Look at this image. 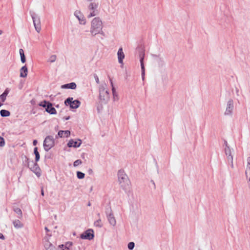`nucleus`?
<instances>
[{"mask_svg": "<svg viewBox=\"0 0 250 250\" xmlns=\"http://www.w3.org/2000/svg\"><path fill=\"white\" fill-rule=\"evenodd\" d=\"M31 163L33 166H30V164H28V167L38 177H40L41 175V169L38 164L36 163H34L33 161H32Z\"/></svg>", "mask_w": 250, "mask_h": 250, "instance_id": "obj_6", "label": "nucleus"}, {"mask_svg": "<svg viewBox=\"0 0 250 250\" xmlns=\"http://www.w3.org/2000/svg\"><path fill=\"white\" fill-rule=\"evenodd\" d=\"M55 144V140L53 136H47L43 141V147L45 151H48Z\"/></svg>", "mask_w": 250, "mask_h": 250, "instance_id": "obj_3", "label": "nucleus"}, {"mask_svg": "<svg viewBox=\"0 0 250 250\" xmlns=\"http://www.w3.org/2000/svg\"><path fill=\"white\" fill-rule=\"evenodd\" d=\"M99 80V78H97V79H96V81H98Z\"/></svg>", "mask_w": 250, "mask_h": 250, "instance_id": "obj_50", "label": "nucleus"}, {"mask_svg": "<svg viewBox=\"0 0 250 250\" xmlns=\"http://www.w3.org/2000/svg\"><path fill=\"white\" fill-rule=\"evenodd\" d=\"M79 21H80V22L81 24H84L86 22V21H85V19L84 18H83V17H82V19H81L80 17H79L78 16H77Z\"/></svg>", "mask_w": 250, "mask_h": 250, "instance_id": "obj_32", "label": "nucleus"}, {"mask_svg": "<svg viewBox=\"0 0 250 250\" xmlns=\"http://www.w3.org/2000/svg\"><path fill=\"white\" fill-rule=\"evenodd\" d=\"M94 225L97 227L101 228L103 226V224L101 223V220L99 219L94 222Z\"/></svg>", "mask_w": 250, "mask_h": 250, "instance_id": "obj_27", "label": "nucleus"}, {"mask_svg": "<svg viewBox=\"0 0 250 250\" xmlns=\"http://www.w3.org/2000/svg\"><path fill=\"white\" fill-rule=\"evenodd\" d=\"M245 174L248 181L249 188L250 189V157L247 159V165L245 170Z\"/></svg>", "mask_w": 250, "mask_h": 250, "instance_id": "obj_9", "label": "nucleus"}, {"mask_svg": "<svg viewBox=\"0 0 250 250\" xmlns=\"http://www.w3.org/2000/svg\"><path fill=\"white\" fill-rule=\"evenodd\" d=\"M66 105H69L71 108H77L79 107L81 103L77 100H73V98H68L64 102Z\"/></svg>", "mask_w": 250, "mask_h": 250, "instance_id": "obj_4", "label": "nucleus"}, {"mask_svg": "<svg viewBox=\"0 0 250 250\" xmlns=\"http://www.w3.org/2000/svg\"><path fill=\"white\" fill-rule=\"evenodd\" d=\"M135 247V244L134 242H129L128 244V245H127V247H128V249L130 250H132L134 249Z\"/></svg>", "mask_w": 250, "mask_h": 250, "instance_id": "obj_29", "label": "nucleus"}, {"mask_svg": "<svg viewBox=\"0 0 250 250\" xmlns=\"http://www.w3.org/2000/svg\"><path fill=\"white\" fill-rule=\"evenodd\" d=\"M62 88L74 89L76 88V84L75 83H70L62 85Z\"/></svg>", "mask_w": 250, "mask_h": 250, "instance_id": "obj_19", "label": "nucleus"}, {"mask_svg": "<svg viewBox=\"0 0 250 250\" xmlns=\"http://www.w3.org/2000/svg\"><path fill=\"white\" fill-rule=\"evenodd\" d=\"M111 85H112V93H113L114 99V100H115L116 99H118L117 93L116 92V91L115 90V88L114 87V86L113 85V83H112V82H111Z\"/></svg>", "mask_w": 250, "mask_h": 250, "instance_id": "obj_25", "label": "nucleus"}, {"mask_svg": "<svg viewBox=\"0 0 250 250\" xmlns=\"http://www.w3.org/2000/svg\"><path fill=\"white\" fill-rule=\"evenodd\" d=\"M39 105L44 108L45 109H55L54 107H52V104L51 103L45 101L41 102Z\"/></svg>", "mask_w": 250, "mask_h": 250, "instance_id": "obj_14", "label": "nucleus"}, {"mask_svg": "<svg viewBox=\"0 0 250 250\" xmlns=\"http://www.w3.org/2000/svg\"><path fill=\"white\" fill-rule=\"evenodd\" d=\"M0 239H1L2 240H4V235L2 233H0Z\"/></svg>", "mask_w": 250, "mask_h": 250, "instance_id": "obj_37", "label": "nucleus"}, {"mask_svg": "<svg viewBox=\"0 0 250 250\" xmlns=\"http://www.w3.org/2000/svg\"><path fill=\"white\" fill-rule=\"evenodd\" d=\"M56 59H57L56 55H52V56H51L50 57V58H49V62H54L56 60Z\"/></svg>", "mask_w": 250, "mask_h": 250, "instance_id": "obj_30", "label": "nucleus"}, {"mask_svg": "<svg viewBox=\"0 0 250 250\" xmlns=\"http://www.w3.org/2000/svg\"><path fill=\"white\" fill-rule=\"evenodd\" d=\"M3 32L2 30H0V35L2 34Z\"/></svg>", "mask_w": 250, "mask_h": 250, "instance_id": "obj_44", "label": "nucleus"}, {"mask_svg": "<svg viewBox=\"0 0 250 250\" xmlns=\"http://www.w3.org/2000/svg\"><path fill=\"white\" fill-rule=\"evenodd\" d=\"M41 194L42 196L44 195V191H43V188H42V190H41Z\"/></svg>", "mask_w": 250, "mask_h": 250, "instance_id": "obj_39", "label": "nucleus"}, {"mask_svg": "<svg viewBox=\"0 0 250 250\" xmlns=\"http://www.w3.org/2000/svg\"><path fill=\"white\" fill-rule=\"evenodd\" d=\"M98 7V5L97 4H94L91 3L88 6V8L89 10L92 11L90 12V13L87 16L88 18H91L92 17H94L97 15V11L95 10Z\"/></svg>", "mask_w": 250, "mask_h": 250, "instance_id": "obj_10", "label": "nucleus"}, {"mask_svg": "<svg viewBox=\"0 0 250 250\" xmlns=\"http://www.w3.org/2000/svg\"><path fill=\"white\" fill-rule=\"evenodd\" d=\"M50 235L47 234L43 238V243L46 250H55V247L49 242V239Z\"/></svg>", "mask_w": 250, "mask_h": 250, "instance_id": "obj_5", "label": "nucleus"}, {"mask_svg": "<svg viewBox=\"0 0 250 250\" xmlns=\"http://www.w3.org/2000/svg\"><path fill=\"white\" fill-rule=\"evenodd\" d=\"M66 245H69V246H71L72 245V244L70 243H67V244Z\"/></svg>", "mask_w": 250, "mask_h": 250, "instance_id": "obj_43", "label": "nucleus"}, {"mask_svg": "<svg viewBox=\"0 0 250 250\" xmlns=\"http://www.w3.org/2000/svg\"><path fill=\"white\" fill-rule=\"evenodd\" d=\"M37 144V141L36 140H35L33 141V144L34 146H36Z\"/></svg>", "mask_w": 250, "mask_h": 250, "instance_id": "obj_38", "label": "nucleus"}, {"mask_svg": "<svg viewBox=\"0 0 250 250\" xmlns=\"http://www.w3.org/2000/svg\"><path fill=\"white\" fill-rule=\"evenodd\" d=\"M8 93V90H5V91L1 95H0V100H1L3 102L5 100L6 97Z\"/></svg>", "mask_w": 250, "mask_h": 250, "instance_id": "obj_24", "label": "nucleus"}, {"mask_svg": "<svg viewBox=\"0 0 250 250\" xmlns=\"http://www.w3.org/2000/svg\"><path fill=\"white\" fill-rule=\"evenodd\" d=\"M34 153L35 155V161L36 162H37L38 161H39L40 156L39 152L38 151V148L37 147L34 148Z\"/></svg>", "mask_w": 250, "mask_h": 250, "instance_id": "obj_21", "label": "nucleus"}, {"mask_svg": "<svg viewBox=\"0 0 250 250\" xmlns=\"http://www.w3.org/2000/svg\"><path fill=\"white\" fill-rule=\"evenodd\" d=\"M63 247H64V245H60V246H59V247H60V248H63Z\"/></svg>", "mask_w": 250, "mask_h": 250, "instance_id": "obj_41", "label": "nucleus"}, {"mask_svg": "<svg viewBox=\"0 0 250 250\" xmlns=\"http://www.w3.org/2000/svg\"><path fill=\"white\" fill-rule=\"evenodd\" d=\"M224 115L227 116H230L232 115L231 110H226Z\"/></svg>", "mask_w": 250, "mask_h": 250, "instance_id": "obj_35", "label": "nucleus"}, {"mask_svg": "<svg viewBox=\"0 0 250 250\" xmlns=\"http://www.w3.org/2000/svg\"><path fill=\"white\" fill-rule=\"evenodd\" d=\"M141 69H142V75L143 78H144V76L145 75V67L143 63V58H141Z\"/></svg>", "mask_w": 250, "mask_h": 250, "instance_id": "obj_26", "label": "nucleus"}, {"mask_svg": "<svg viewBox=\"0 0 250 250\" xmlns=\"http://www.w3.org/2000/svg\"><path fill=\"white\" fill-rule=\"evenodd\" d=\"M13 224L16 229H20L23 227V224L18 219H16L13 221Z\"/></svg>", "mask_w": 250, "mask_h": 250, "instance_id": "obj_18", "label": "nucleus"}, {"mask_svg": "<svg viewBox=\"0 0 250 250\" xmlns=\"http://www.w3.org/2000/svg\"><path fill=\"white\" fill-rule=\"evenodd\" d=\"M5 145L4 140L2 137H0V147H2Z\"/></svg>", "mask_w": 250, "mask_h": 250, "instance_id": "obj_33", "label": "nucleus"}, {"mask_svg": "<svg viewBox=\"0 0 250 250\" xmlns=\"http://www.w3.org/2000/svg\"><path fill=\"white\" fill-rule=\"evenodd\" d=\"M14 211L18 214L19 215V216H18V217L20 218V219H21L22 217V211H21V210L19 208H14Z\"/></svg>", "mask_w": 250, "mask_h": 250, "instance_id": "obj_22", "label": "nucleus"}, {"mask_svg": "<svg viewBox=\"0 0 250 250\" xmlns=\"http://www.w3.org/2000/svg\"><path fill=\"white\" fill-rule=\"evenodd\" d=\"M28 69L26 65L22 66L20 69V77L25 78L27 75Z\"/></svg>", "mask_w": 250, "mask_h": 250, "instance_id": "obj_16", "label": "nucleus"}, {"mask_svg": "<svg viewBox=\"0 0 250 250\" xmlns=\"http://www.w3.org/2000/svg\"><path fill=\"white\" fill-rule=\"evenodd\" d=\"M118 62L121 64H123V60L125 58V54L123 52V48H120L117 53Z\"/></svg>", "mask_w": 250, "mask_h": 250, "instance_id": "obj_15", "label": "nucleus"}, {"mask_svg": "<svg viewBox=\"0 0 250 250\" xmlns=\"http://www.w3.org/2000/svg\"><path fill=\"white\" fill-rule=\"evenodd\" d=\"M81 144L82 142L81 140L75 141L73 139H71L68 142L67 144V146L69 147H78L81 146Z\"/></svg>", "mask_w": 250, "mask_h": 250, "instance_id": "obj_11", "label": "nucleus"}, {"mask_svg": "<svg viewBox=\"0 0 250 250\" xmlns=\"http://www.w3.org/2000/svg\"><path fill=\"white\" fill-rule=\"evenodd\" d=\"M91 172L92 171V169H90V170H89V172H91Z\"/></svg>", "mask_w": 250, "mask_h": 250, "instance_id": "obj_47", "label": "nucleus"}, {"mask_svg": "<svg viewBox=\"0 0 250 250\" xmlns=\"http://www.w3.org/2000/svg\"><path fill=\"white\" fill-rule=\"evenodd\" d=\"M2 105L1 103L0 102V106Z\"/></svg>", "mask_w": 250, "mask_h": 250, "instance_id": "obj_46", "label": "nucleus"}, {"mask_svg": "<svg viewBox=\"0 0 250 250\" xmlns=\"http://www.w3.org/2000/svg\"><path fill=\"white\" fill-rule=\"evenodd\" d=\"M82 163V162L81 160H76L74 163H73V166L74 167H77L78 166L81 165V164Z\"/></svg>", "mask_w": 250, "mask_h": 250, "instance_id": "obj_31", "label": "nucleus"}, {"mask_svg": "<svg viewBox=\"0 0 250 250\" xmlns=\"http://www.w3.org/2000/svg\"><path fill=\"white\" fill-rule=\"evenodd\" d=\"M84 174L81 171H77V177L80 179H83L84 177Z\"/></svg>", "mask_w": 250, "mask_h": 250, "instance_id": "obj_28", "label": "nucleus"}, {"mask_svg": "<svg viewBox=\"0 0 250 250\" xmlns=\"http://www.w3.org/2000/svg\"><path fill=\"white\" fill-rule=\"evenodd\" d=\"M91 172L92 171V169H90V170H89V172H91Z\"/></svg>", "mask_w": 250, "mask_h": 250, "instance_id": "obj_48", "label": "nucleus"}, {"mask_svg": "<svg viewBox=\"0 0 250 250\" xmlns=\"http://www.w3.org/2000/svg\"><path fill=\"white\" fill-rule=\"evenodd\" d=\"M45 111L50 114H56L57 113L56 110H45Z\"/></svg>", "mask_w": 250, "mask_h": 250, "instance_id": "obj_36", "label": "nucleus"}, {"mask_svg": "<svg viewBox=\"0 0 250 250\" xmlns=\"http://www.w3.org/2000/svg\"><path fill=\"white\" fill-rule=\"evenodd\" d=\"M99 80V78H97V79H96V81H98Z\"/></svg>", "mask_w": 250, "mask_h": 250, "instance_id": "obj_49", "label": "nucleus"}, {"mask_svg": "<svg viewBox=\"0 0 250 250\" xmlns=\"http://www.w3.org/2000/svg\"><path fill=\"white\" fill-rule=\"evenodd\" d=\"M69 118H70V117L68 116V117H67L65 118V120H68Z\"/></svg>", "mask_w": 250, "mask_h": 250, "instance_id": "obj_42", "label": "nucleus"}, {"mask_svg": "<svg viewBox=\"0 0 250 250\" xmlns=\"http://www.w3.org/2000/svg\"><path fill=\"white\" fill-rule=\"evenodd\" d=\"M0 114L2 117H7L10 115L8 110H0Z\"/></svg>", "mask_w": 250, "mask_h": 250, "instance_id": "obj_23", "label": "nucleus"}, {"mask_svg": "<svg viewBox=\"0 0 250 250\" xmlns=\"http://www.w3.org/2000/svg\"><path fill=\"white\" fill-rule=\"evenodd\" d=\"M106 93L107 94V98H108V93H107V92H106Z\"/></svg>", "mask_w": 250, "mask_h": 250, "instance_id": "obj_45", "label": "nucleus"}, {"mask_svg": "<svg viewBox=\"0 0 250 250\" xmlns=\"http://www.w3.org/2000/svg\"><path fill=\"white\" fill-rule=\"evenodd\" d=\"M103 23L99 18H95L91 21L90 32L93 35L101 33L102 32Z\"/></svg>", "mask_w": 250, "mask_h": 250, "instance_id": "obj_2", "label": "nucleus"}, {"mask_svg": "<svg viewBox=\"0 0 250 250\" xmlns=\"http://www.w3.org/2000/svg\"><path fill=\"white\" fill-rule=\"evenodd\" d=\"M32 19L33 20L34 24V26L36 29V30L38 33H39L41 30L40 20L39 18H35L34 16H32Z\"/></svg>", "mask_w": 250, "mask_h": 250, "instance_id": "obj_12", "label": "nucleus"}, {"mask_svg": "<svg viewBox=\"0 0 250 250\" xmlns=\"http://www.w3.org/2000/svg\"><path fill=\"white\" fill-rule=\"evenodd\" d=\"M106 214L109 224L112 226H115L116 221L112 210L110 209L109 212L106 211Z\"/></svg>", "mask_w": 250, "mask_h": 250, "instance_id": "obj_8", "label": "nucleus"}, {"mask_svg": "<svg viewBox=\"0 0 250 250\" xmlns=\"http://www.w3.org/2000/svg\"><path fill=\"white\" fill-rule=\"evenodd\" d=\"M233 102L232 101H229L228 102V107H227V108H233Z\"/></svg>", "mask_w": 250, "mask_h": 250, "instance_id": "obj_34", "label": "nucleus"}, {"mask_svg": "<svg viewBox=\"0 0 250 250\" xmlns=\"http://www.w3.org/2000/svg\"><path fill=\"white\" fill-rule=\"evenodd\" d=\"M225 153L226 155L227 156L228 160L229 161L231 164V167H233V157L232 156L231 154V151L229 147L227 146L225 148Z\"/></svg>", "mask_w": 250, "mask_h": 250, "instance_id": "obj_13", "label": "nucleus"}, {"mask_svg": "<svg viewBox=\"0 0 250 250\" xmlns=\"http://www.w3.org/2000/svg\"><path fill=\"white\" fill-rule=\"evenodd\" d=\"M70 135V131L69 130L62 131L60 130L58 133V136L60 137H68Z\"/></svg>", "mask_w": 250, "mask_h": 250, "instance_id": "obj_17", "label": "nucleus"}, {"mask_svg": "<svg viewBox=\"0 0 250 250\" xmlns=\"http://www.w3.org/2000/svg\"><path fill=\"white\" fill-rule=\"evenodd\" d=\"M19 53L21 56V61L22 63H24L25 62L26 59L25 57L24 54V51L22 49H20L19 50Z\"/></svg>", "mask_w": 250, "mask_h": 250, "instance_id": "obj_20", "label": "nucleus"}, {"mask_svg": "<svg viewBox=\"0 0 250 250\" xmlns=\"http://www.w3.org/2000/svg\"><path fill=\"white\" fill-rule=\"evenodd\" d=\"M117 176L118 182L121 188L125 191L128 190L130 188V181L125 170H118Z\"/></svg>", "mask_w": 250, "mask_h": 250, "instance_id": "obj_1", "label": "nucleus"}, {"mask_svg": "<svg viewBox=\"0 0 250 250\" xmlns=\"http://www.w3.org/2000/svg\"><path fill=\"white\" fill-rule=\"evenodd\" d=\"M81 238L83 239L92 240L94 237L93 231L92 229H88L81 234Z\"/></svg>", "mask_w": 250, "mask_h": 250, "instance_id": "obj_7", "label": "nucleus"}, {"mask_svg": "<svg viewBox=\"0 0 250 250\" xmlns=\"http://www.w3.org/2000/svg\"><path fill=\"white\" fill-rule=\"evenodd\" d=\"M45 230H46L47 232H48V231H49V230L48 229V228H47V227H45Z\"/></svg>", "mask_w": 250, "mask_h": 250, "instance_id": "obj_40", "label": "nucleus"}]
</instances>
